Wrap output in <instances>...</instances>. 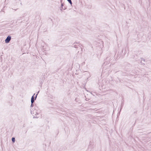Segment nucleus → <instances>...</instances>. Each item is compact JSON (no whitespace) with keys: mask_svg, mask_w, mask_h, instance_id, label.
I'll use <instances>...</instances> for the list:
<instances>
[{"mask_svg":"<svg viewBox=\"0 0 151 151\" xmlns=\"http://www.w3.org/2000/svg\"><path fill=\"white\" fill-rule=\"evenodd\" d=\"M35 93H34L33 95L32 96L31 99V105L30 106V109L32 108V107H33L34 106V102L35 101V100H34V96L35 95Z\"/></svg>","mask_w":151,"mask_h":151,"instance_id":"f257e3e1","label":"nucleus"},{"mask_svg":"<svg viewBox=\"0 0 151 151\" xmlns=\"http://www.w3.org/2000/svg\"><path fill=\"white\" fill-rule=\"evenodd\" d=\"M93 143L90 141L89 142V145L88 146V149H90V151H92L93 148Z\"/></svg>","mask_w":151,"mask_h":151,"instance_id":"f03ea898","label":"nucleus"},{"mask_svg":"<svg viewBox=\"0 0 151 151\" xmlns=\"http://www.w3.org/2000/svg\"><path fill=\"white\" fill-rule=\"evenodd\" d=\"M37 107H35L34 110H33V109H32V108H31L30 109L31 113L32 114H34L35 115V114H36V112H37Z\"/></svg>","mask_w":151,"mask_h":151,"instance_id":"7ed1b4c3","label":"nucleus"},{"mask_svg":"<svg viewBox=\"0 0 151 151\" xmlns=\"http://www.w3.org/2000/svg\"><path fill=\"white\" fill-rule=\"evenodd\" d=\"M11 37L10 35H8L5 40V42L6 43H9L11 40Z\"/></svg>","mask_w":151,"mask_h":151,"instance_id":"20e7f679","label":"nucleus"},{"mask_svg":"<svg viewBox=\"0 0 151 151\" xmlns=\"http://www.w3.org/2000/svg\"><path fill=\"white\" fill-rule=\"evenodd\" d=\"M62 0H61L60 1L61 3V7L60 8V9L61 10H62L63 9V10H65L66 9V7H65V8H63V6L64 5V4L63 3H62Z\"/></svg>","mask_w":151,"mask_h":151,"instance_id":"39448f33","label":"nucleus"},{"mask_svg":"<svg viewBox=\"0 0 151 151\" xmlns=\"http://www.w3.org/2000/svg\"><path fill=\"white\" fill-rule=\"evenodd\" d=\"M39 114L38 113V112L37 111V112H36V114H35V115H36L35 116H34V117H33V118H38V117L37 116V115H38Z\"/></svg>","mask_w":151,"mask_h":151,"instance_id":"423d86ee","label":"nucleus"},{"mask_svg":"<svg viewBox=\"0 0 151 151\" xmlns=\"http://www.w3.org/2000/svg\"><path fill=\"white\" fill-rule=\"evenodd\" d=\"M12 141L14 143L15 142V138L14 137H13L12 138Z\"/></svg>","mask_w":151,"mask_h":151,"instance_id":"0eeeda50","label":"nucleus"},{"mask_svg":"<svg viewBox=\"0 0 151 151\" xmlns=\"http://www.w3.org/2000/svg\"><path fill=\"white\" fill-rule=\"evenodd\" d=\"M67 1L69 2V3H70L71 5L72 4V2L71 0H67Z\"/></svg>","mask_w":151,"mask_h":151,"instance_id":"6e6552de","label":"nucleus"},{"mask_svg":"<svg viewBox=\"0 0 151 151\" xmlns=\"http://www.w3.org/2000/svg\"><path fill=\"white\" fill-rule=\"evenodd\" d=\"M119 72V74H121L122 75H124V73H123V72L122 71H120V72Z\"/></svg>","mask_w":151,"mask_h":151,"instance_id":"1a4fd4ad","label":"nucleus"},{"mask_svg":"<svg viewBox=\"0 0 151 151\" xmlns=\"http://www.w3.org/2000/svg\"><path fill=\"white\" fill-rule=\"evenodd\" d=\"M117 78L118 79V80L117 81V82H119V83H120L121 82V81L120 79L118 77Z\"/></svg>","mask_w":151,"mask_h":151,"instance_id":"9d476101","label":"nucleus"},{"mask_svg":"<svg viewBox=\"0 0 151 151\" xmlns=\"http://www.w3.org/2000/svg\"><path fill=\"white\" fill-rule=\"evenodd\" d=\"M37 95H38V93H37V94L36 95H35V98H34V100H35L36 99V98H37Z\"/></svg>","mask_w":151,"mask_h":151,"instance_id":"9b49d317","label":"nucleus"},{"mask_svg":"<svg viewBox=\"0 0 151 151\" xmlns=\"http://www.w3.org/2000/svg\"><path fill=\"white\" fill-rule=\"evenodd\" d=\"M122 105H121V108H120V112L121 111L122 109Z\"/></svg>","mask_w":151,"mask_h":151,"instance_id":"f8f14e48","label":"nucleus"},{"mask_svg":"<svg viewBox=\"0 0 151 151\" xmlns=\"http://www.w3.org/2000/svg\"><path fill=\"white\" fill-rule=\"evenodd\" d=\"M77 99H78L77 98H76V99H75V101H77V100H78Z\"/></svg>","mask_w":151,"mask_h":151,"instance_id":"ddd939ff","label":"nucleus"},{"mask_svg":"<svg viewBox=\"0 0 151 151\" xmlns=\"http://www.w3.org/2000/svg\"><path fill=\"white\" fill-rule=\"evenodd\" d=\"M121 105H122V106H123V104L122 103Z\"/></svg>","mask_w":151,"mask_h":151,"instance_id":"4468645a","label":"nucleus"},{"mask_svg":"<svg viewBox=\"0 0 151 151\" xmlns=\"http://www.w3.org/2000/svg\"><path fill=\"white\" fill-rule=\"evenodd\" d=\"M80 45H81V46H83V45H82V44H79Z\"/></svg>","mask_w":151,"mask_h":151,"instance_id":"2eb2a0df","label":"nucleus"},{"mask_svg":"<svg viewBox=\"0 0 151 151\" xmlns=\"http://www.w3.org/2000/svg\"><path fill=\"white\" fill-rule=\"evenodd\" d=\"M76 43L79 44V42H75Z\"/></svg>","mask_w":151,"mask_h":151,"instance_id":"dca6fc26","label":"nucleus"},{"mask_svg":"<svg viewBox=\"0 0 151 151\" xmlns=\"http://www.w3.org/2000/svg\"><path fill=\"white\" fill-rule=\"evenodd\" d=\"M136 112H136V111H134V114H135V113H136Z\"/></svg>","mask_w":151,"mask_h":151,"instance_id":"f3484780","label":"nucleus"},{"mask_svg":"<svg viewBox=\"0 0 151 151\" xmlns=\"http://www.w3.org/2000/svg\"><path fill=\"white\" fill-rule=\"evenodd\" d=\"M39 91H39L37 92V93H38H38H39Z\"/></svg>","mask_w":151,"mask_h":151,"instance_id":"a211bd4d","label":"nucleus"},{"mask_svg":"<svg viewBox=\"0 0 151 151\" xmlns=\"http://www.w3.org/2000/svg\"><path fill=\"white\" fill-rule=\"evenodd\" d=\"M18 9H15V11H16Z\"/></svg>","mask_w":151,"mask_h":151,"instance_id":"6ab92c4d","label":"nucleus"},{"mask_svg":"<svg viewBox=\"0 0 151 151\" xmlns=\"http://www.w3.org/2000/svg\"><path fill=\"white\" fill-rule=\"evenodd\" d=\"M74 47H75V48H77V47L75 46Z\"/></svg>","mask_w":151,"mask_h":151,"instance_id":"aec40b11","label":"nucleus"},{"mask_svg":"<svg viewBox=\"0 0 151 151\" xmlns=\"http://www.w3.org/2000/svg\"><path fill=\"white\" fill-rule=\"evenodd\" d=\"M20 4L22 5V3H21Z\"/></svg>","mask_w":151,"mask_h":151,"instance_id":"412c9836","label":"nucleus"},{"mask_svg":"<svg viewBox=\"0 0 151 151\" xmlns=\"http://www.w3.org/2000/svg\"><path fill=\"white\" fill-rule=\"evenodd\" d=\"M81 48V50H82V48Z\"/></svg>","mask_w":151,"mask_h":151,"instance_id":"4be33fe9","label":"nucleus"},{"mask_svg":"<svg viewBox=\"0 0 151 151\" xmlns=\"http://www.w3.org/2000/svg\"><path fill=\"white\" fill-rule=\"evenodd\" d=\"M151 133V132H150L148 134H149L150 133Z\"/></svg>","mask_w":151,"mask_h":151,"instance_id":"5701e85b","label":"nucleus"}]
</instances>
